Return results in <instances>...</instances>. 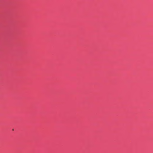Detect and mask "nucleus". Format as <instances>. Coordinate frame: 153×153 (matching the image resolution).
Masks as SVG:
<instances>
[{"label":"nucleus","mask_w":153,"mask_h":153,"mask_svg":"<svg viewBox=\"0 0 153 153\" xmlns=\"http://www.w3.org/2000/svg\"><path fill=\"white\" fill-rule=\"evenodd\" d=\"M12 130H13V131H14V129H12Z\"/></svg>","instance_id":"f257e3e1"}]
</instances>
